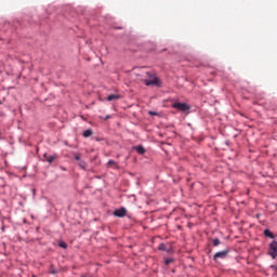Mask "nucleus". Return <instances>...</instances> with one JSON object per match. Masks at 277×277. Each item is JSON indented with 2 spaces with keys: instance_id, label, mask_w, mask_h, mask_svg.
Segmentation results:
<instances>
[{
  "instance_id": "1",
  "label": "nucleus",
  "mask_w": 277,
  "mask_h": 277,
  "mask_svg": "<svg viewBox=\"0 0 277 277\" xmlns=\"http://www.w3.org/2000/svg\"><path fill=\"white\" fill-rule=\"evenodd\" d=\"M145 75L146 79L143 80L145 85H161V82H159V78L156 77L154 74L147 71Z\"/></svg>"
},
{
  "instance_id": "2",
  "label": "nucleus",
  "mask_w": 277,
  "mask_h": 277,
  "mask_svg": "<svg viewBox=\"0 0 277 277\" xmlns=\"http://www.w3.org/2000/svg\"><path fill=\"white\" fill-rule=\"evenodd\" d=\"M174 109H177L179 111H189L190 107L189 105L185 103H174L173 104Z\"/></svg>"
},
{
  "instance_id": "3",
  "label": "nucleus",
  "mask_w": 277,
  "mask_h": 277,
  "mask_svg": "<svg viewBox=\"0 0 277 277\" xmlns=\"http://www.w3.org/2000/svg\"><path fill=\"white\" fill-rule=\"evenodd\" d=\"M268 254H269V256H272V259H276V256H277V241L276 240L271 242Z\"/></svg>"
},
{
  "instance_id": "4",
  "label": "nucleus",
  "mask_w": 277,
  "mask_h": 277,
  "mask_svg": "<svg viewBox=\"0 0 277 277\" xmlns=\"http://www.w3.org/2000/svg\"><path fill=\"white\" fill-rule=\"evenodd\" d=\"M226 256H228V250L216 252L213 259L214 261H217L219 259H226Z\"/></svg>"
},
{
  "instance_id": "5",
  "label": "nucleus",
  "mask_w": 277,
  "mask_h": 277,
  "mask_svg": "<svg viewBox=\"0 0 277 277\" xmlns=\"http://www.w3.org/2000/svg\"><path fill=\"white\" fill-rule=\"evenodd\" d=\"M116 217H124L127 215V208H120L114 211Z\"/></svg>"
},
{
  "instance_id": "6",
  "label": "nucleus",
  "mask_w": 277,
  "mask_h": 277,
  "mask_svg": "<svg viewBox=\"0 0 277 277\" xmlns=\"http://www.w3.org/2000/svg\"><path fill=\"white\" fill-rule=\"evenodd\" d=\"M121 96L119 94H110L107 96V101H120Z\"/></svg>"
},
{
  "instance_id": "7",
  "label": "nucleus",
  "mask_w": 277,
  "mask_h": 277,
  "mask_svg": "<svg viewBox=\"0 0 277 277\" xmlns=\"http://www.w3.org/2000/svg\"><path fill=\"white\" fill-rule=\"evenodd\" d=\"M82 135L83 137H92V135H94V131H92V129L85 130Z\"/></svg>"
},
{
  "instance_id": "8",
  "label": "nucleus",
  "mask_w": 277,
  "mask_h": 277,
  "mask_svg": "<svg viewBox=\"0 0 277 277\" xmlns=\"http://www.w3.org/2000/svg\"><path fill=\"white\" fill-rule=\"evenodd\" d=\"M136 151L138 153V155H144L146 153V149L144 148V146L138 145L136 147Z\"/></svg>"
},
{
  "instance_id": "9",
  "label": "nucleus",
  "mask_w": 277,
  "mask_h": 277,
  "mask_svg": "<svg viewBox=\"0 0 277 277\" xmlns=\"http://www.w3.org/2000/svg\"><path fill=\"white\" fill-rule=\"evenodd\" d=\"M43 157L50 163H53V161H55V156H48L47 154H44Z\"/></svg>"
},
{
  "instance_id": "10",
  "label": "nucleus",
  "mask_w": 277,
  "mask_h": 277,
  "mask_svg": "<svg viewBox=\"0 0 277 277\" xmlns=\"http://www.w3.org/2000/svg\"><path fill=\"white\" fill-rule=\"evenodd\" d=\"M264 235L265 237H269L271 239H274V233H272V230L269 229H265Z\"/></svg>"
},
{
  "instance_id": "11",
  "label": "nucleus",
  "mask_w": 277,
  "mask_h": 277,
  "mask_svg": "<svg viewBox=\"0 0 277 277\" xmlns=\"http://www.w3.org/2000/svg\"><path fill=\"white\" fill-rule=\"evenodd\" d=\"M158 250H162V252H168V248L166 247V243H160L158 247Z\"/></svg>"
},
{
  "instance_id": "12",
  "label": "nucleus",
  "mask_w": 277,
  "mask_h": 277,
  "mask_svg": "<svg viewBox=\"0 0 277 277\" xmlns=\"http://www.w3.org/2000/svg\"><path fill=\"white\" fill-rule=\"evenodd\" d=\"M60 248H64V250H66V248H68V245L65 241H61L58 243Z\"/></svg>"
},
{
  "instance_id": "13",
  "label": "nucleus",
  "mask_w": 277,
  "mask_h": 277,
  "mask_svg": "<svg viewBox=\"0 0 277 277\" xmlns=\"http://www.w3.org/2000/svg\"><path fill=\"white\" fill-rule=\"evenodd\" d=\"M79 167L82 168V170H85V162L83 160H80Z\"/></svg>"
},
{
  "instance_id": "14",
  "label": "nucleus",
  "mask_w": 277,
  "mask_h": 277,
  "mask_svg": "<svg viewBox=\"0 0 277 277\" xmlns=\"http://www.w3.org/2000/svg\"><path fill=\"white\" fill-rule=\"evenodd\" d=\"M212 242H213V246L216 248V246H220V240L217 239V238H214L213 240H212Z\"/></svg>"
},
{
  "instance_id": "15",
  "label": "nucleus",
  "mask_w": 277,
  "mask_h": 277,
  "mask_svg": "<svg viewBox=\"0 0 277 277\" xmlns=\"http://www.w3.org/2000/svg\"><path fill=\"white\" fill-rule=\"evenodd\" d=\"M75 159H76V161H79V162H80V161H81V155H76V156H75Z\"/></svg>"
},
{
  "instance_id": "16",
  "label": "nucleus",
  "mask_w": 277,
  "mask_h": 277,
  "mask_svg": "<svg viewBox=\"0 0 277 277\" xmlns=\"http://www.w3.org/2000/svg\"><path fill=\"white\" fill-rule=\"evenodd\" d=\"M108 166H116L117 167L116 161H114V160H109Z\"/></svg>"
},
{
  "instance_id": "17",
  "label": "nucleus",
  "mask_w": 277,
  "mask_h": 277,
  "mask_svg": "<svg viewBox=\"0 0 277 277\" xmlns=\"http://www.w3.org/2000/svg\"><path fill=\"white\" fill-rule=\"evenodd\" d=\"M164 263H166V265H170V263H172V259H167V260L164 261Z\"/></svg>"
},
{
  "instance_id": "18",
  "label": "nucleus",
  "mask_w": 277,
  "mask_h": 277,
  "mask_svg": "<svg viewBox=\"0 0 277 277\" xmlns=\"http://www.w3.org/2000/svg\"><path fill=\"white\" fill-rule=\"evenodd\" d=\"M149 116H157L156 111H149Z\"/></svg>"
},
{
  "instance_id": "19",
  "label": "nucleus",
  "mask_w": 277,
  "mask_h": 277,
  "mask_svg": "<svg viewBox=\"0 0 277 277\" xmlns=\"http://www.w3.org/2000/svg\"><path fill=\"white\" fill-rule=\"evenodd\" d=\"M109 118H111V116L107 115V116L105 117V120H109Z\"/></svg>"
},
{
  "instance_id": "20",
  "label": "nucleus",
  "mask_w": 277,
  "mask_h": 277,
  "mask_svg": "<svg viewBox=\"0 0 277 277\" xmlns=\"http://www.w3.org/2000/svg\"><path fill=\"white\" fill-rule=\"evenodd\" d=\"M275 272H277V265L272 266Z\"/></svg>"
},
{
  "instance_id": "21",
  "label": "nucleus",
  "mask_w": 277,
  "mask_h": 277,
  "mask_svg": "<svg viewBox=\"0 0 277 277\" xmlns=\"http://www.w3.org/2000/svg\"><path fill=\"white\" fill-rule=\"evenodd\" d=\"M52 274H55V271H53Z\"/></svg>"
}]
</instances>
